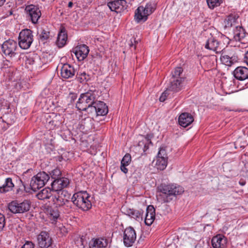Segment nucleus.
Returning <instances> with one entry per match:
<instances>
[{
	"label": "nucleus",
	"mask_w": 248,
	"mask_h": 248,
	"mask_svg": "<svg viewBox=\"0 0 248 248\" xmlns=\"http://www.w3.org/2000/svg\"><path fill=\"white\" fill-rule=\"evenodd\" d=\"M108 6L111 11L120 13L126 9L127 5L125 0H115L108 3Z\"/></svg>",
	"instance_id": "nucleus-13"
},
{
	"label": "nucleus",
	"mask_w": 248,
	"mask_h": 248,
	"mask_svg": "<svg viewBox=\"0 0 248 248\" xmlns=\"http://www.w3.org/2000/svg\"><path fill=\"white\" fill-rule=\"evenodd\" d=\"M96 109L97 116H104L108 113V106L102 101H96Z\"/></svg>",
	"instance_id": "nucleus-27"
},
{
	"label": "nucleus",
	"mask_w": 248,
	"mask_h": 248,
	"mask_svg": "<svg viewBox=\"0 0 248 248\" xmlns=\"http://www.w3.org/2000/svg\"><path fill=\"white\" fill-rule=\"evenodd\" d=\"M96 101H94L93 105H90L89 107H88L87 110L85 111H87L88 113H94L97 115V110H96Z\"/></svg>",
	"instance_id": "nucleus-40"
},
{
	"label": "nucleus",
	"mask_w": 248,
	"mask_h": 248,
	"mask_svg": "<svg viewBox=\"0 0 248 248\" xmlns=\"http://www.w3.org/2000/svg\"><path fill=\"white\" fill-rule=\"evenodd\" d=\"M133 40H134V42L135 43H136L137 42H136V41L135 40V39H134Z\"/></svg>",
	"instance_id": "nucleus-57"
},
{
	"label": "nucleus",
	"mask_w": 248,
	"mask_h": 248,
	"mask_svg": "<svg viewBox=\"0 0 248 248\" xmlns=\"http://www.w3.org/2000/svg\"><path fill=\"white\" fill-rule=\"evenodd\" d=\"M70 184L69 180L66 177H60L54 180L51 184L52 189L55 191H62L64 188L66 187Z\"/></svg>",
	"instance_id": "nucleus-15"
},
{
	"label": "nucleus",
	"mask_w": 248,
	"mask_h": 248,
	"mask_svg": "<svg viewBox=\"0 0 248 248\" xmlns=\"http://www.w3.org/2000/svg\"><path fill=\"white\" fill-rule=\"evenodd\" d=\"M194 121L192 115L187 112L181 114L178 118L179 124L184 127H186L190 125Z\"/></svg>",
	"instance_id": "nucleus-21"
},
{
	"label": "nucleus",
	"mask_w": 248,
	"mask_h": 248,
	"mask_svg": "<svg viewBox=\"0 0 248 248\" xmlns=\"http://www.w3.org/2000/svg\"><path fill=\"white\" fill-rule=\"evenodd\" d=\"M185 77H180V78H170V84L168 87V90L174 92L181 91L185 82Z\"/></svg>",
	"instance_id": "nucleus-16"
},
{
	"label": "nucleus",
	"mask_w": 248,
	"mask_h": 248,
	"mask_svg": "<svg viewBox=\"0 0 248 248\" xmlns=\"http://www.w3.org/2000/svg\"><path fill=\"white\" fill-rule=\"evenodd\" d=\"M238 17L237 14L234 13L229 15L224 21L225 27L230 28L235 25Z\"/></svg>",
	"instance_id": "nucleus-29"
},
{
	"label": "nucleus",
	"mask_w": 248,
	"mask_h": 248,
	"mask_svg": "<svg viewBox=\"0 0 248 248\" xmlns=\"http://www.w3.org/2000/svg\"><path fill=\"white\" fill-rule=\"evenodd\" d=\"M17 43L13 40L9 39L5 41L1 46V50L5 56L12 58L17 54Z\"/></svg>",
	"instance_id": "nucleus-8"
},
{
	"label": "nucleus",
	"mask_w": 248,
	"mask_h": 248,
	"mask_svg": "<svg viewBox=\"0 0 248 248\" xmlns=\"http://www.w3.org/2000/svg\"><path fill=\"white\" fill-rule=\"evenodd\" d=\"M108 241L106 239H93L89 243L90 248H106L108 246Z\"/></svg>",
	"instance_id": "nucleus-25"
},
{
	"label": "nucleus",
	"mask_w": 248,
	"mask_h": 248,
	"mask_svg": "<svg viewBox=\"0 0 248 248\" xmlns=\"http://www.w3.org/2000/svg\"><path fill=\"white\" fill-rule=\"evenodd\" d=\"M70 195L66 191H58L52 196V202L56 207H61L69 202Z\"/></svg>",
	"instance_id": "nucleus-10"
},
{
	"label": "nucleus",
	"mask_w": 248,
	"mask_h": 248,
	"mask_svg": "<svg viewBox=\"0 0 248 248\" xmlns=\"http://www.w3.org/2000/svg\"><path fill=\"white\" fill-rule=\"evenodd\" d=\"M156 8L154 2H149L145 6H140L136 10L135 19L136 21L140 22L143 20L145 21L147 19L148 16L151 15Z\"/></svg>",
	"instance_id": "nucleus-3"
},
{
	"label": "nucleus",
	"mask_w": 248,
	"mask_h": 248,
	"mask_svg": "<svg viewBox=\"0 0 248 248\" xmlns=\"http://www.w3.org/2000/svg\"><path fill=\"white\" fill-rule=\"evenodd\" d=\"M33 62H34V61L32 60V61H31V62H30V64H31V63L33 64Z\"/></svg>",
	"instance_id": "nucleus-56"
},
{
	"label": "nucleus",
	"mask_w": 248,
	"mask_h": 248,
	"mask_svg": "<svg viewBox=\"0 0 248 248\" xmlns=\"http://www.w3.org/2000/svg\"><path fill=\"white\" fill-rule=\"evenodd\" d=\"M157 190L160 194H157V197H162L164 202H169L171 200L169 198L170 196L180 195L184 191L182 186L173 184H161L158 186Z\"/></svg>",
	"instance_id": "nucleus-1"
},
{
	"label": "nucleus",
	"mask_w": 248,
	"mask_h": 248,
	"mask_svg": "<svg viewBox=\"0 0 248 248\" xmlns=\"http://www.w3.org/2000/svg\"><path fill=\"white\" fill-rule=\"evenodd\" d=\"M34 244L31 241H26L21 248H34Z\"/></svg>",
	"instance_id": "nucleus-45"
},
{
	"label": "nucleus",
	"mask_w": 248,
	"mask_h": 248,
	"mask_svg": "<svg viewBox=\"0 0 248 248\" xmlns=\"http://www.w3.org/2000/svg\"><path fill=\"white\" fill-rule=\"evenodd\" d=\"M127 165L121 164V170L124 173H127L128 172V169L126 168Z\"/></svg>",
	"instance_id": "nucleus-47"
},
{
	"label": "nucleus",
	"mask_w": 248,
	"mask_h": 248,
	"mask_svg": "<svg viewBox=\"0 0 248 248\" xmlns=\"http://www.w3.org/2000/svg\"><path fill=\"white\" fill-rule=\"evenodd\" d=\"M49 175L44 171L38 173L31 179L30 186L31 189L36 191L43 187L49 179Z\"/></svg>",
	"instance_id": "nucleus-5"
},
{
	"label": "nucleus",
	"mask_w": 248,
	"mask_h": 248,
	"mask_svg": "<svg viewBox=\"0 0 248 248\" xmlns=\"http://www.w3.org/2000/svg\"><path fill=\"white\" fill-rule=\"evenodd\" d=\"M33 62H34V61L32 60V61H31V62H30V64H31V63L33 64Z\"/></svg>",
	"instance_id": "nucleus-55"
},
{
	"label": "nucleus",
	"mask_w": 248,
	"mask_h": 248,
	"mask_svg": "<svg viewBox=\"0 0 248 248\" xmlns=\"http://www.w3.org/2000/svg\"><path fill=\"white\" fill-rule=\"evenodd\" d=\"M148 148V147L147 145H146V144H145L144 145V151H145V150H147V149Z\"/></svg>",
	"instance_id": "nucleus-54"
},
{
	"label": "nucleus",
	"mask_w": 248,
	"mask_h": 248,
	"mask_svg": "<svg viewBox=\"0 0 248 248\" xmlns=\"http://www.w3.org/2000/svg\"><path fill=\"white\" fill-rule=\"evenodd\" d=\"M136 239V233L134 229L129 227L126 228L124 232V243L127 247L133 245Z\"/></svg>",
	"instance_id": "nucleus-12"
},
{
	"label": "nucleus",
	"mask_w": 248,
	"mask_h": 248,
	"mask_svg": "<svg viewBox=\"0 0 248 248\" xmlns=\"http://www.w3.org/2000/svg\"><path fill=\"white\" fill-rule=\"evenodd\" d=\"M67 35L64 28H61L58 33L56 44L59 48L62 47L66 43Z\"/></svg>",
	"instance_id": "nucleus-26"
},
{
	"label": "nucleus",
	"mask_w": 248,
	"mask_h": 248,
	"mask_svg": "<svg viewBox=\"0 0 248 248\" xmlns=\"http://www.w3.org/2000/svg\"><path fill=\"white\" fill-rule=\"evenodd\" d=\"M90 196L85 191H81L75 193L72 197V202L78 208L83 211H88L92 207L90 200Z\"/></svg>",
	"instance_id": "nucleus-2"
},
{
	"label": "nucleus",
	"mask_w": 248,
	"mask_h": 248,
	"mask_svg": "<svg viewBox=\"0 0 248 248\" xmlns=\"http://www.w3.org/2000/svg\"><path fill=\"white\" fill-rule=\"evenodd\" d=\"M25 10L32 22L34 24L36 23L41 16V11L38 6L32 4L28 5L26 7Z\"/></svg>",
	"instance_id": "nucleus-14"
},
{
	"label": "nucleus",
	"mask_w": 248,
	"mask_h": 248,
	"mask_svg": "<svg viewBox=\"0 0 248 248\" xmlns=\"http://www.w3.org/2000/svg\"><path fill=\"white\" fill-rule=\"evenodd\" d=\"M5 225V219L3 215L0 213V231H2Z\"/></svg>",
	"instance_id": "nucleus-44"
},
{
	"label": "nucleus",
	"mask_w": 248,
	"mask_h": 248,
	"mask_svg": "<svg viewBox=\"0 0 248 248\" xmlns=\"http://www.w3.org/2000/svg\"><path fill=\"white\" fill-rule=\"evenodd\" d=\"M5 0H0V6H2L5 2Z\"/></svg>",
	"instance_id": "nucleus-52"
},
{
	"label": "nucleus",
	"mask_w": 248,
	"mask_h": 248,
	"mask_svg": "<svg viewBox=\"0 0 248 248\" xmlns=\"http://www.w3.org/2000/svg\"><path fill=\"white\" fill-rule=\"evenodd\" d=\"M129 45H130V47H132V46H134V49H135V48H136V46H135V45H134V44H133V43L132 41H131V43L129 44Z\"/></svg>",
	"instance_id": "nucleus-53"
},
{
	"label": "nucleus",
	"mask_w": 248,
	"mask_h": 248,
	"mask_svg": "<svg viewBox=\"0 0 248 248\" xmlns=\"http://www.w3.org/2000/svg\"><path fill=\"white\" fill-rule=\"evenodd\" d=\"M89 52L88 46L86 45H81L75 47L74 53L79 61L84 60Z\"/></svg>",
	"instance_id": "nucleus-18"
},
{
	"label": "nucleus",
	"mask_w": 248,
	"mask_h": 248,
	"mask_svg": "<svg viewBox=\"0 0 248 248\" xmlns=\"http://www.w3.org/2000/svg\"><path fill=\"white\" fill-rule=\"evenodd\" d=\"M33 41L32 31L30 29L22 30L18 36V45L21 48L27 49Z\"/></svg>",
	"instance_id": "nucleus-7"
},
{
	"label": "nucleus",
	"mask_w": 248,
	"mask_h": 248,
	"mask_svg": "<svg viewBox=\"0 0 248 248\" xmlns=\"http://www.w3.org/2000/svg\"><path fill=\"white\" fill-rule=\"evenodd\" d=\"M76 79L80 83L85 84L90 79V76L85 72H79L77 73Z\"/></svg>",
	"instance_id": "nucleus-32"
},
{
	"label": "nucleus",
	"mask_w": 248,
	"mask_h": 248,
	"mask_svg": "<svg viewBox=\"0 0 248 248\" xmlns=\"http://www.w3.org/2000/svg\"><path fill=\"white\" fill-rule=\"evenodd\" d=\"M51 191L49 188H45L40 191L36 196L38 199L41 200L49 199L53 196Z\"/></svg>",
	"instance_id": "nucleus-31"
},
{
	"label": "nucleus",
	"mask_w": 248,
	"mask_h": 248,
	"mask_svg": "<svg viewBox=\"0 0 248 248\" xmlns=\"http://www.w3.org/2000/svg\"><path fill=\"white\" fill-rule=\"evenodd\" d=\"M206 1L209 8L213 9L220 5L222 0H206Z\"/></svg>",
	"instance_id": "nucleus-36"
},
{
	"label": "nucleus",
	"mask_w": 248,
	"mask_h": 248,
	"mask_svg": "<svg viewBox=\"0 0 248 248\" xmlns=\"http://www.w3.org/2000/svg\"><path fill=\"white\" fill-rule=\"evenodd\" d=\"M246 62H247V64L248 65V51L247 52L246 54Z\"/></svg>",
	"instance_id": "nucleus-50"
},
{
	"label": "nucleus",
	"mask_w": 248,
	"mask_h": 248,
	"mask_svg": "<svg viewBox=\"0 0 248 248\" xmlns=\"http://www.w3.org/2000/svg\"><path fill=\"white\" fill-rule=\"evenodd\" d=\"M52 179L56 180L61 177L62 172L60 169L56 168L50 173Z\"/></svg>",
	"instance_id": "nucleus-37"
},
{
	"label": "nucleus",
	"mask_w": 248,
	"mask_h": 248,
	"mask_svg": "<svg viewBox=\"0 0 248 248\" xmlns=\"http://www.w3.org/2000/svg\"><path fill=\"white\" fill-rule=\"evenodd\" d=\"M211 242L214 248H224L227 243V239L222 234H217L213 237Z\"/></svg>",
	"instance_id": "nucleus-22"
},
{
	"label": "nucleus",
	"mask_w": 248,
	"mask_h": 248,
	"mask_svg": "<svg viewBox=\"0 0 248 248\" xmlns=\"http://www.w3.org/2000/svg\"><path fill=\"white\" fill-rule=\"evenodd\" d=\"M80 124L83 127V129H90L92 126L93 120L90 117H86L81 121Z\"/></svg>",
	"instance_id": "nucleus-34"
},
{
	"label": "nucleus",
	"mask_w": 248,
	"mask_h": 248,
	"mask_svg": "<svg viewBox=\"0 0 248 248\" xmlns=\"http://www.w3.org/2000/svg\"><path fill=\"white\" fill-rule=\"evenodd\" d=\"M167 159L168 158L165 159L164 157L163 158L159 157L157 158L156 164L158 166V169L161 170L165 169L167 165Z\"/></svg>",
	"instance_id": "nucleus-35"
},
{
	"label": "nucleus",
	"mask_w": 248,
	"mask_h": 248,
	"mask_svg": "<svg viewBox=\"0 0 248 248\" xmlns=\"http://www.w3.org/2000/svg\"><path fill=\"white\" fill-rule=\"evenodd\" d=\"M122 210L123 212L130 217L133 218L138 221L142 220L143 212L142 210H138L126 207H122Z\"/></svg>",
	"instance_id": "nucleus-19"
},
{
	"label": "nucleus",
	"mask_w": 248,
	"mask_h": 248,
	"mask_svg": "<svg viewBox=\"0 0 248 248\" xmlns=\"http://www.w3.org/2000/svg\"><path fill=\"white\" fill-rule=\"evenodd\" d=\"M73 5V2H72V1H70V2L68 3V7L69 8H71V7H72Z\"/></svg>",
	"instance_id": "nucleus-51"
},
{
	"label": "nucleus",
	"mask_w": 248,
	"mask_h": 248,
	"mask_svg": "<svg viewBox=\"0 0 248 248\" xmlns=\"http://www.w3.org/2000/svg\"><path fill=\"white\" fill-rule=\"evenodd\" d=\"M95 96L93 93H82L76 104V108L79 110H87L90 105H93Z\"/></svg>",
	"instance_id": "nucleus-4"
},
{
	"label": "nucleus",
	"mask_w": 248,
	"mask_h": 248,
	"mask_svg": "<svg viewBox=\"0 0 248 248\" xmlns=\"http://www.w3.org/2000/svg\"><path fill=\"white\" fill-rule=\"evenodd\" d=\"M155 209L153 205H149L146 209V213L145 217V223L148 226L151 225L155 219Z\"/></svg>",
	"instance_id": "nucleus-24"
},
{
	"label": "nucleus",
	"mask_w": 248,
	"mask_h": 248,
	"mask_svg": "<svg viewBox=\"0 0 248 248\" xmlns=\"http://www.w3.org/2000/svg\"><path fill=\"white\" fill-rule=\"evenodd\" d=\"M183 70L181 67H177L175 69L174 72L172 73L171 78H180L181 76Z\"/></svg>",
	"instance_id": "nucleus-38"
},
{
	"label": "nucleus",
	"mask_w": 248,
	"mask_h": 248,
	"mask_svg": "<svg viewBox=\"0 0 248 248\" xmlns=\"http://www.w3.org/2000/svg\"><path fill=\"white\" fill-rule=\"evenodd\" d=\"M49 214L54 219H57L60 216L59 212L58 209H50Z\"/></svg>",
	"instance_id": "nucleus-43"
},
{
	"label": "nucleus",
	"mask_w": 248,
	"mask_h": 248,
	"mask_svg": "<svg viewBox=\"0 0 248 248\" xmlns=\"http://www.w3.org/2000/svg\"><path fill=\"white\" fill-rule=\"evenodd\" d=\"M31 203L29 200H24L20 202L14 201L9 203L8 208L14 214L24 213L30 210Z\"/></svg>",
	"instance_id": "nucleus-6"
},
{
	"label": "nucleus",
	"mask_w": 248,
	"mask_h": 248,
	"mask_svg": "<svg viewBox=\"0 0 248 248\" xmlns=\"http://www.w3.org/2000/svg\"><path fill=\"white\" fill-rule=\"evenodd\" d=\"M14 186V185L13 183L12 179L7 178L5 179L4 184L2 186H0V192L5 193L9 191L12 189Z\"/></svg>",
	"instance_id": "nucleus-30"
},
{
	"label": "nucleus",
	"mask_w": 248,
	"mask_h": 248,
	"mask_svg": "<svg viewBox=\"0 0 248 248\" xmlns=\"http://www.w3.org/2000/svg\"><path fill=\"white\" fill-rule=\"evenodd\" d=\"M36 239L37 245L40 248H48L52 246L53 240L48 232L41 231L37 235Z\"/></svg>",
	"instance_id": "nucleus-9"
},
{
	"label": "nucleus",
	"mask_w": 248,
	"mask_h": 248,
	"mask_svg": "<svg viewBox=\"0 0 248 248\" xmlns=\"http://www.w3.org/2000/svg\"><path fill=\"white\" fill-rule=\"evenodd\" d=\"M131 161V156L129 154H126L123 157L121 164L128 166Z\"/></svg>",
	"instance_id": "nucleus-41"
},
{
	"label": "nucleus",
	"mask_w": 248,
	"mask_h": 248,
	"mask_svg": "<svg viewBox=\"0 0 248 248\" xmlns=\"http://www.w3.org/2000/svg\"><path fill=\"white\" fill-rule=\"evenodd\" d=\"M233 39L243 44H248V33L241 26H237L233 30Z\"/></svg>",
	"instance_id": "nucleus-11"
},
{
	"label": "nucleus",
	"mask_w": 248,
	"mask_h": 248,
	"mask_svg": "<svg viewBox=\"0 0 248 248\" xmlns=\"http://www.w3.org/2000/svg\"><path fill=\"white\" fill-rule=\"evenodd\" d=\"M49 31L45 29H42L41 31V33L39 35L40 39L42 41H46L49 37Z\"/></svg>",
	"instance_id": "nucleus-39"
},
{
	"label": "nucleus",
	"mask_w": 248,
	"mask_h": 248,
	"mask_svg": "<svg viewBox=\"0 0 248 248\" xmlns=\"http://www.w3.org/2000/svg\"><path fill=\"white\" fill-rule=\"evenodd\" d=\"M70 97L71 98V101H74L77 98V94L73 93L70 94Z\"/></svg>",
	"instance_id": "nucleus-48"
},
{
	"label": "nucleus",
	"mask_w": 248,
	"mask_h": 248,
	"mask_svg": "<svg viewBox=\"0 0 248 248\" xmlns=\"http://www.w3.org/2000/svg\"><path fill=\"white\" fill-rule=\"evenodd\" d=\"M233 76L239 80L248 78V68L244 66L237 67L233 71Z\"/></svg>",
	"instance_id": "nucleus-23"
},
{
	"label": "nucleus",
	"mask_w": 248,
	"mask_h": 248,
	"mask_svg": "<svg viewBox=\"0 0 248 248\" xmlns=\"http://www.w3.org/2000/svg\"><path fill=\"white\" fill-rule=\"evenodd\" d=\"M163 157H164V158L165 159L168 158L167 155L166 154V151L165 149L163 147H160L157 154V158L159 159V157H161V158H163Z\"/></svg>",
	"instance_id": "nucleus-42"
},
{
	"label": "nucleus",
	"mask_w": 248,
	"mask_h": 248,
	"mask_svg": "<svg viewBox=\"0 0 248 248\" xmlns=\"http://www.w3.org/2000/svg\"><path fill=\"white\" fill-rule=\"evenodd\" d=\"M239 183L241 186H244L245 185L246 182L244 180H240V181L239 182Z\"/></svg>",
	"instance_id": "nucleus-49"
},
{
	"label": "nucleus",
	"mask_w": 248,
	"mask_h": 248,
	"mask_svg": "<svg viewBox=\"0 0 248 248\" xmlns=\"http://www.w3.org/2000/svg\"><path fill=\"white\" fill-rule=\"evenodd\" d=\"M205 47L215 51L217 53L221 52L224 49V46L215 38L211 37L206 41Z\"/></svg>",
	"instance_id": "nucleus-17"
},
{
	"label": "nucleus",
	"mask_w": 248,
	"mask_h": 248,
	"mask_svg": "<svg viewBox=\"0 0 248 248\" xmlns=\"http://www.w3.org/2000/svg\"><path fill=\"white\" fill-rule=\"evenodd\" d=\"M61 71L62 77L65 79L73 78L75 74L74 67L68 63L63 64Z\"/></svg>",
	"instance_id": "nucleus-20"
},
{
	"label": "nucleus",
	"mask_w": 248,
	"mask_h": 248,
	"mask_svg": "<svg viewBox=\"0 0 248 248\" xmlns=\"http://www.w3.org/2000/svg\"><path fill=\"white\" fill-rule=\"evenodd\" d=\"M169 91L168 90V89L167 90L165 91L161 94L159 98V100L160 102H164L166 100V97L168 94V92Z\"/></svg>",
	"instance_id": "nucleus-46"
},
{
	"label": "nucleus",
	"mask_w": 248,
	"mask_h": 248,
	"mask_svg": "<svg viewBox=\"0 0 248 248\" xmlns=\"http://www.w3.org/2000/svg\"><path fill=\"white\" fill-rule=\"evenodd\" d=\"M48 117H48L46 118V128L49 129H53L56 126H58L60 123L56 120H51L49 115H48Z\"/></svg>",
	"instance_id": "nucleus-33"
},
{
	"label": "nucleus",
	"mask_w": 248,
	"mask_h": 248,
	"mask_svg": "<svg viewBox=\"0 0 248 248\" xmlns=\"http://www.w3.org/2000/svg\"><path fill=\"white\" fill-rule=\"evenodd\" d=\"M220 61L224 64L231 66L237 61L236 57L235 56H230L228 55L221 54Z\"/></svg>",
	"instance_id": "nucleus-28"
}]
</instances>
